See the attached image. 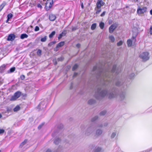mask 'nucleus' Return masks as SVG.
I'll return each instance as SVG.
<instances>
[{"label": "nucleus", "instance_id": "obj_27", "mask_svg": "<svg viewBox=\"0 0 152 152\" xmlns=\"http://www.w3.org/2000/svg\"><path fill=\"white\" fill-rule=\"evenodd\" d=\"M64 42H60V43L58 44V47H60L63 46L64 45Z\"/></svg>", "mask_w": 152, "mask_h": 152}, {"label": "nucleus", "instance_id": "obj_5", "mask_svg": "<svg viewBox=\"0 0 152 152\" xmlns=\"http://www.w3.org/2000/svg\"><path fill=\"white\" fill-rule=\"evenodd\" d=\"M139 57L141 58L143 61H145L148 60L149 58V53L147 52H144L141 53Z\"/></svg>", "mask_w": 152, "mask_h": 152}, {"label": "nucleus", "instance_id": "obj_33", "mask_svg": "<svg viewBox=\"0 0 152 152\" xmlns=\"http://www.w3.org/2000/svg\"><path fill=\"white\" fill-rule=\"evenodd\" d=\"M106 113V111L105 110L102 111L100 112L99 115L101 116H103Z\"/></svg>", "mask_w": 152, "mask_h": 152}, {"label": "nucleus", "instance_id": "obj_20", "mask_svg": "<svg viewBox=\"0 0 152 152\" xmlns=\"http://www.w3.org/2000/svg\"><path fill=\"white\" fill-rule=\"evenodd\" d=\"M28 37V35L26 34H21L20 36V38L23 39L25 38H27Z\"/></svg>", "mask_w": 152, "mask_h": 152}, {"label": "nucleus", "instance_id": "obj_49", "mask_svg": "<svg viewBox=\"0 0 152 152\" xmlns=\"http://www.w3.org/2000/svg\"><path fill=\"white\" fill-rule=\"evenodd\" d=\"M77 27H74L72 28V31H75L76 30H77Z\"/></svg>", "mask_w": 152, "mask_h": 152}, {"label": "nucleus", "instance_id": "obj_12", "mask_svg": "<svg viewBox=\"0 0 152 152\" xmlns=\"http://www.w3.org/2000/svg\"><path fill=\"white\" fill-rule=\"evenodd\" d=\"M104 3L102 0H98L97 3V7L98 9H99L101 7L104 5Z\"/></svg>", "mask_w": 152, "mask_h": 152}, {"label": "nucleus", "instance_id": "obj_30", "mask_svg": "<svg viewBox=\"0 0 152 152\" xmlns=\"http://www.w3.org/2000/svg\"><path fill=\"white\" fill-rule=\"evenodd\" d=\"M63 125L62 124H60L58 126V129H62L63 128Z\"/></svg>", "mask_w": 152, "mask_h": 152}, {"label": "nucleus", "instance_id": "obj_61", "mask_svg": "<svg viewBox=\"0 0 152 152\" xmlns=\"http://www.w3.org/2000/svg\"><path fill=\"white\" fill-rule=\"evenodd\" d=\"M2 116L1 115V114H0V118H1L2 117Z\"/></svg>", "mask_w": 152, "mask_h": 152}, {"label": "nucleus", "instance_id": "obj_29", "mask_svg": "<svg viewBox=\"0 0 152 152\" xmlns=\"http://www.w3.org/2000/svg\"><path fill=\"white\" fill-rule=\"evenodd\" d=\"M109 38L111 40V42H113L115 41V38L113 36H109Z\"/></svg>", "mask_w": 152, "mask_h": 152}, {"label": "nucleus", "instance_id": "obj_41", "mask_svg": "<svg viewBox=\"0 0 152 152\" xmlns=\"http://www.w3.org/2000/svg\"><path fill=\"white\" fill-rule=\"evenodd\" d=\"M42 51L41 50L39 49L37 51V54L38 56H40L41 55Z\"/></svg>", "mask_w": 152, "mask_h": 152}, {"label": "nucleus", "instance_id": "obj_11", "mask_svg": "<svg viewBox=\"0 0 152 152\" xmlns=\"http://www.w3.org/2000/svg\"><path fill=\"white\" fill-rule=\"evenodd\" d=\"M116 28V26L115 24L111 25L109 28V32L110 33H112L114 30Z\"/></svg>", "mask_w": 152, "mask_h": 152}, {"label": "nucleus", "instance_id": "obj_54", "mask_svg": "<svg viewBox=\"0 0 152 152\" xmlns=\"http://www.w3.org/2000/svg\"><path fill=\"white\" fill-rule=\"evenodd\" d=\"M54 143L55 144H56L57 143V140L56 139L54 141Z\"/></svg>", "mask_w": 152, "mask_h": 152}, {"label": "nucleus", "instance_id": "obj_46", "mask_svg": "<svg viewBox=\"0 0 152 152\" xmlns=\"http://www.w3.org/2000/svg\"><path fill=\"white\" fill-rule=\"evenodd\" d=\"M39 30V28L38 26H36L35 28V31H37Z\"/></svg>", "mask_w": 152, "mask_h": 152}, {"label": "nucleus", "instance_id": "obj_14", "mask_svg": "<svg viewBox=\"0 0 152 152\" xmlns=\"http://www.w3.org/2000/svg\"><path fill=\"white\" fill-rule=\"evenodd\" d=\"M6 65L5 64H3L0 67V73L4 72L6 68Z\"/></svg>", "mask_w": 152, "mask_h": 152}, {"label": "nucleus", "instance_id": "obj_45", "mask_svg": "<svg viewBox=\"0 0 152 152\" xmlns=\"http://www.w3.org/2000/svg\"><path fill=\"white\" fill-rule=\"evenodd\" d=\"M152 150V148H150L147 149V150L145 151L144 152H150Z\"/></svg>", "mask_w": 152, "mask_h": 152}, {"label": "nucleus", "instance_id": "obj_10", "mask_svg": "<svg viewBox=\"0 0 152 152\" xmlns=\"http://www.w3.org/2000/svg\"><path fill=\"white\" fill-rule=\"evenodd\" d=\"M118 135V132L116 130H114L111 133L110 137L111 139L114 138L116 136Z\"/></svg>", "mask_w": 152, "mask_h": 152}, {"label": "nucleus", "instance_id": "obj_38", "mask_svg": "<svg viewBox=\"0 0 152 152\" xmlns=\"http://www.w3.org/2000/svg\"><path fill=\"white\" fill-rule=\"evenodd\" d=\"M78 67V65L76 64H75L74 66H73L72 70L73 71H75V70Z\"/></svg>", "mask_w": 152, "mask_h": 152}, {"label": "nucleus", "instance_id": "obj_64", "mask_svg": "<svg viewBox=\"0 0 152 152\" xmlns=\"http://www.w3.org/2000/svg\"><path fill=\"white\" fill-rule=\"evenodd\" d=\"M1 150H0V152H1Z\"/></svg>", "mask_w": 152, "mask_h": 152}, {"label": "nucleus", "instance_id": "obj_42", "mask_svg": "<svg viewBox=\"0 0 152 152\" xmlns=\"http://www.w3.org/2000/svg\"><path fill=\"white\" fill-rule=\"evenodd\" d=\"M45 123H43L40 124L38 127V129H40L42 127V126L44 125Z\"/></svg>", "mask_w": 152, "mask_h": 152}, {"label": "nucleus", "instance_id": "obj_40", "mask_svg": "<svg viewBox=\"0 0 152 152\" xmlns=\"http://www.w3.org/2000/svg\"><path fill=\"white\" fill-rule=\"evenodd\" d=\"M137 35V33L133 34L132 37V39H133V40H134V41H135V38L136 37Z\"/></svg>", "mask_w": 152, "mask_h": 152}, {"label": "nucleus", "instance_id": "obj_2", "mask_svg": "<svg viewBox=\"0 0 152 152\" xmlns=\"http://www.w3.org/2000/svg\"><path fill=\"white\" fill-rule=\"evenodd\" d=\"M43 1L44 4L42 2H41L40 4L39 3L37 4V7L38 8L40 9H42V6H45L46 9H50L51 8L53 3V0H47V1L46 0H43Z\"/></svg>", "mask_w": 152, "mask_h": 152}, {"label": "nucleus", "instance_id": "obj_34", "mask_svg": "<svg viewBox=\"0 0 152 152\" xmlns=\"http://www.w3.org/2000/svg\"><path fill=\"white\" fill-rule=\"evenodd\" d=\"M15 69V67H12L10 69L9 71L8 72L9 73H12L13 72Z\"/></svg>", "mask_w": 152, "mask_h": 152}, {"label": "nucleus", "instance_id": "obj_8", "mask_svg": "<svg viewBox=\"0 0 152 152\" xmlns=\"http://www.w3.org/2000/svg\"><path fill=\"white\" fill-rule=\"evenodd\" d=\"M46 107V104L45 101H42L39 104L38 106V108L41 109H44Z\"/></svg>", "mask_w": 152, "mask_h": 152}, {"label": "nucleus", "instance_id": "obj_56", "mask_svg": "<svg viewBox=\"0 0 152 152\" xmlns=\"http://www.w3.org/2000/svg\"><path fill=\"white\" fill-rule=\"evenodd\" d=\"M61 141V140L60 139H59V138H58V140H57V141H58V142H59Z\"/></svg>", "mask_w": 152, "mask_h": 152}, {"label": "nucleus", "instance_id": "obj_17", "mask_svg": "<svg viewBox=\"0 0 152 152\" xmlns=\"http://www.w3.org/2000/svg\"><path fill=\"white\" fill-rule=\"evenodd\" d=\"M95 102L96 101L93 99H91L88 101V104L90 105L94 104Z\"/></svg>", "mask_w": 152, "mask_h": 152}, {"label": "nucleus", "instance_id": "obj_32", "mask_svg": "<svg viewBox=\"0 0 152 152\" xmlns=\"http://www.w3.org/2000/svg\"><path fill=\"white\" fill-rule=\"evenodd\" d=\"M98 118V117L97 116H95L94 117L92 118L91 119V121L92 122H94Z\"/></svg>", "mask_w": 152, "mask_h": 152}, {"label": "nucleus", "instance_id": "obj_21", "mask_svg": "<svg viewBox=\"0 0 152 152\" xmlns=\"http://www.w3.org/2000/svg\"><path fill=\"white\" fill-rule=\"evenodd\" d=\"M132 41L130 39H129L127 41V43L128 47H129L132 46Z\"/></svg>", "mask_w": 152, "mask_h": 152}, {"label": "nucleus", "instance_id": "obj_35", "mask_svg": "<svg viewBox=\"0 0 152 152\" xmlns=\"http://www.w3.org/2000/svg\"><path fill=\"white\" fill-rule=\"evenodd\" d=\"M27 141V140H25L22 142L20 145V147H23L25 144H26Z\"/></svg>", "mask_w": 152, "mask_h": 152}, {"label": "nucleus", "instance_id": "obj_39", "mask_svg": "<svg viewBox=\"0 0 152 152\" xmlns=\"http://www.w3.org/2000/svg\"><path fill=\"white\" fill-rule=\"evenodd\" d=\"M13 15L11 13L9 14L7 16V18H8V19H10L12 17Z\"/></svg>", "mask_w": 152, "mask_h": 152}, {"label": "nucleus", "instance_id": "obj_50", "mask_svg": "<svg viewBox=\"0 0 152 152\" xmlns=\"http://www.w3.org/2000/svg\"><path fill=\"white\" fill-rule=\"evenodd\" d=\"M64 59V58L62 57H61L60 58H58V61H62Z\"/></svg>", "mask_w": 152, "mask_h": 152}, {"label": "nucleus", "instance_id": "obj_15", "mask_svg": "<svg viewBox=\"0 0 152 152\" xmlns=\"http://www.w3.org/2000/svg\"><path fill=\"white\" fill-rule=\"evenodd\" d=\"M146 10H137V13L139 15L142 16Z\"/></svg>", "mask_w": 152, "mask_h": 152}, {"label": "nucleus", "instance_id": "obj_47", "mask_svg": "<svg viewBox=\"0 0 152 152\" xmlns=\"http://www.w3.org/2000/svg\"><path fill=\"white\" fill-rule=\"evenodd\" d=\"M20 78L21 79L23 80L25 78V76L24 75H22L20 76Z\"/></svg>", "mask_w": 152, "mask_h": 152}, {"label": "nucleus", "instance_id": "obj_37", "mask_svg": "<svg viewBox=\"0 0 152 152\" xmlns=\"http://www.w3.org/2000/svg\"><path fill=\"white\" fill-rule=\"evenodd\" d=\"M47 37L46 36H45L43 38H42L41 39V41L42 42H45L47 39Z\"/></svg>", "mask_w": 152, "mask_h": 152}, {"label": "nucleus", "instance_id": "obj_7", "mask_svg": "<svg viewBox=\"0 0 152 152\" xmlns=\"http://www.w3.org/2000/svg\"><path fill=\"white\" fill-rule=\"evenodd\" d=\"M15 38V35L13 34H11L9 35L7 40L8 41H13Z\"/></svg>", "mask_w": 152, "mask_h": 152}, {"label": "nucleus", "instance_id": "obj_16", "mask_svg": "<svg viewBox=\"0 0 152 152\" xmlns=\"http://www.w3.org/2000/svg\"><path fill=\"white\" fill-rule=\"evenodd\" d=\"M102 133V131L101 129H98L96 131V134L99 136L101 135Z\"/></svg>", "mask_w": 152, "mask_h": 152}, {"label": "nucleus", "instance_id": "obj_57", "mask_svg": "<svg viewBox=\"0 0 152 152\" xmlns=\"http://www.w3.org/2000/svg\"><path fill=\"white\" fill-rule=\"evenodd\" d=\"M81 8L82 9H83V4H81Z\"/></svg>", "mask_w": 152, "mask_h": 152}, {"label": "nucleus", "instance_id": "obj_51", "mask_svg": "<svg viewBox=\"0 0 152 152\" xmlns=\"http://www.w3.org/2000/svg\"><path fill=\"white\" fill-rule=\"evenodd\" d=\"M105 11L103 12L102 13L100 16L102 17H103L104 16L105 14Z\"/></svg>", "mask_w": 152, "mask_h": 152}, {"label": "nucleus", "instance_id": "obj_6", "mask_svg": "<svg viewBox=\"0 0 152 152\" xmlns=\"http://www.w3.org/2000/svg\"><path fill=\"white\" fill-rule=\"evenodd\" d=\"M21 94V93L20 91H18L16 92L14 95L11 97L10 100L15 101L16 100L20 97Z\"/></svg>", "mask_w": 152, "mask_h": 152}, {"label": "nucleus", "instance_id": "obj_13", "mask_svg": "<svg viewBox=\"0 0 152 152\" xmlns=\"http://www.w3.org/2000/svg\"><path fill=\"white\" fill-rule=\"evenodd\" d=\"M108 123L106 122L104 123L103 124H99L97 125V127L102 128V127H105L107 126Z\"/></svg>", "mask_w": 152, "mask_h": 152}, {"label": "nucleus", "instance_id": "obj_23", "mask_svg": "<svg viewBox=\"0 0 152 152\" xmlns=\"http://www.w3.org/2000/svg\"><path fill=\"white\" fill-rule=\"evenodd\" d=\"M134 76L135 74L134 73H132L131 74L129 75L128 77L129 78L130 80H131L134 78Z\"/></svg>", "mask_w": 152, "mask_h": 152}, {"label": "nucleus", "instance_id": "obj_22", "mask_svg": "<svg viewBox=\"0 0 152 152\" xmlns=\"http://www.w3.org/2000/svg\"><path fill=\"white\" fill-rule=\"evenodd\" d=\"M101 150V148L99 147H96L95 148L94 152H99Z\"/></svg>", "mask_w": 152, "mask_h": 152}, {"label": "nucleus", "instance_id": "obj_59", "mask_svg": "<svg viewBox=\"0 0 152 152\" xmlns=\"http://www.w3.org/2000/svg\"><path fill=\"white\" fill-rule=\"evenodd\" d=\"M9 20H10V19H8V18H7V20H6V23H7V22H8V21H9Z\"/></svg>", "mask_w": 152, "mask_h": 152}, {"label": "nucleus", "instance_id": "obj_26", "mask_svg": "<svg viewBox=\"0 0 152 152\" xmlns=\"http://www.w3.org/2000/svg\"><path fill=\"white\" fill-rule=\"evenodd\" d=\"M96 23L93 24L91 26V29L92 30H94L96 27Z\"/></svg>", "mask_w": 152, "mask_h": 152}, {"label": "nucleus", "instance_id": "obj_43", "mask_svg": "<svg viewBox=\"0 0 152 152\" xmlns=\"http://www.w3.org/2000/svg\"><path fill=\"white\" fill-rule=\"evenodd\" d=\"M123 44V42L122 41H120L119 42L117 43V45L118 46H120L121 45Z\"/></svg>", "mask_w": 152, "mask_h": 152}, {"label": "nucleus", "instance_id": "obj_25", "mask_svg": "<svg viewBox=\"0 0 152 152\" xmlns=\"http://www.w3.org/2000/svg\"><path fill=\"white\" fill-rule=\"evenodd\" d=\"M56 43V41L51 42L48 44V46H49L53 47Z\"/></svg>", "mask_w": 152, "mask_h": 152}, {"label": "nucleus", "instance_id": "obj_9", "mask_svg": "<svg viewBox=\"0 0 152 152\" xmlns=\"http://www.w3.org/2000/svg\"><path fill=\"white\" fill-rule=\"evenodd\" d=\"M125 91L121 92L119 95V100L121 101L124 100L125 98Z\"/></svg>", "mask_w": 152, "mask_h": 152}, {"label": "nucleus", "instance_id": "obj_31", "mask_svg": "<svg viewBox=\"0 0 152 152\" xmlns=\"http://www.w3.org/2000/svg\"><path fill=\"white\" fill-rule=\"evenodd\" d=\"M104 24L102 22H101L99 23V26L101 29H103L104 27Z\"/></svg>", "mask_w": 152, "mask_h": 152}, {"label": "nucleus", "instance_id": "obj_52", "mask_svg": "<svg viewBox=\"0 0 152 152\" xmlns=\"http://www.w3.org/2000/svg\"><path fill=\"white\" fill-rule=\"evenodd\" d=\"M77 73L75 72L74 74L73 77H76L77 76Z\"/></svg>", "mask_w": 152, "mask_h": 152}, {"label": "nucleus", "instance_id": "obj_44", "mask_svg": "<svg viewBox=\"0 0 152 152\" xmlns=\"http://www.w3.org/2000/svg\"><path fill=\"white\" fill-rule=\"evenodd\" d=\"M149 33L151 35H152V26H151L149 30Z\"/></svg>", "mask_w": 152, "mask_h": 152}, {"label": "nucleus", "instance_id": "obj_48", "mask_svg": "<svg viewBox=\"0 0 152 152\" xmlns=\"http://www.w3.org/2000/svg\"><path fill=\"white\" fill-rule=\"evenodd\" d=\"M4 132V130L3 129H0V134L3 133Z\"/></svg>", "mask_w": 152, "mask_h": 152}, {"label": "nucleus", "instance_id": "obj_63", "mask_svg": "<svg viewBox=\"0 0 152 152\" xmlns=\"http://www.w3.org/2000/svg\"><path fill=\"white\" fill-rule=\"evenodd\" d=\"M56 62L55 63H54V64L55 65H56Z\"/></svg>", "mask_w": 152, "mask_h": 152}, {"label": "nucleus", "instance_id": "obj_58", "mask_svg": "<svg viewBox=\"0 0 152 152\" xmlns=\"http://www.w3.org/2000/svg\"><path fill=\"white\" fill-rule=\"evenodd\" d=\"M150 14L152 15V10H150Z\"/></svg>", "mask_w": 152, "mask_h": 152}, {"label": "nucleus", "instance_id": "obj_3", "mask_svg": "<svg viewBox=\"0 0 152 152\" xmlns=\"http://www.w3.org/2000/svg\"><path fill=\"white\" fill-rule=\"evenodd\" d=\"M86 126L84 125H82L80 127L82 132H85V134L86 136H88L90 135L93 131V128L91 126L87 127L86 129Z\"/></svg>", "mask_w": 152, "mask_h": 152}, {"label": "nucleus", "instance_id": "obj_18", "mask_svg": "<svg viewBox=\"0 0 152 152\" xmlns=\"http://www.w3.org/2000/svg\"><path fill=\"white\" fill-rule=\"evenodd\" d=\"M56 18V17L53 15H50L49 16V19L51 21L54 20Z\"/></svg>", "mask_w": 152, "mask_h": 152}, {"label": "nucleus", "instance_id": "obj_1", "mask_svg": "<svg viewBox=\"0 0 152 152\" xmlns=\"http://www.w3.org/2000/svg\"><path fill=\"white\" fill-rule=\"evenodd\" d=\"M116 66L114 64L112 69L111 66L108 65V67L104 69L102 66L99 67L94 66L93 69L94 72L96 71V77L100 81V84L96 87V91L94 96L98 100L104 98L107 94V88L109 87L112 83H115V85L121 87L123 90L128 87L126 82L123 80L118 78V70H116Z\"/></svg>", "mask_w": 152, "mask_h": 152}, {"label": "nucleus", "instance_id": "obj_28", "mask_svg": "<svg viewBox=\"0 0 152 152\" xmlns=\"http://www.w3.org/2000/svg\"><path fill=\"white\" fill-rule=\"evenodd\" d=\"M55 33L56 32L55 31H52L51 33L49 35V37L50 38H52L55 35Z\"/></svg>", "mask_w": 152, "mask_h": 152}, {"label": "nucleus", "instance_id": "obj_24", "mask_svg": "<svg viewBox=\"0 0 152 152\" xmlns=\"http://www.w3.org/2000/svg\"><path fill=\"white\" fill-rule=\"evenodd\" d=\"M7 5L5 2H4L0 6V10H2L4 7Z\"/></svg>", "mask_w": 152, "mask_h": 152}, {"label": "nucleus", "instance_id": "obj_62", "mask_svg": "<svg viewBox=\"0 0 152 152\" xmlns=\"http://www.w3.org/2000/svg\"><path fill=\"white\" fill-rule=\"evenodd\" d=\"M137 10H142V9H140V8H138L137 9Z\"/></svg>", "mask_w": 152, "mask_h": 152}, {"label": "nucleus", "instance_id": "obj_4", "mask_svg": "<svg viewBox=\"0 0 152 152\" xmlns=\"http://www.w3.org/2000/svg\"><path fill=\"white\" fill-rule=\"evenodd\" d=\"M117 95V90L115 87H113L108 93V98L112 99L116 97Z\"/></svg>", "mask_w": 152, "mask_h": 152}, {"label": "nucleus", "instance_id": "obj_19", "mask_svg": "<svg viewBox=\"0 0 152 152\" xmlns=\"http://www.w3.org/2000/svg\"><path fill=\"white\" fill-rule=\"evenodd\" d=\"M66 33L65 32H63L61 34H60L58 38V39H61L62 37L65 36Z\"/></svg>", "mask_w": 152, "mask_h": 152}, {"label": "nucleus", "instance_id": "obj_53", "mask_svg": "<svg viewBox=\"0 0 152 152\" xmlns=\"http://www.w3.org/2000/svg\"><path fill=\"white\" fill-rule=\"evenodd\" d=\"M80 46V44H77L76 45V47L78 48H79Z\"/></svg>", "mask_w": 152, "mask_h": 152}, {"label": "nucleus", "instance_id": "obj_55", "mask_svg": "<svg viewBox=\"0 0 152 152\" xmlns=\"http://www.w3.org/2000/svg\"><path fill=\"white\" fill-rule=\"evenodd\" d=\"M45 152H51V151L50 149H48Z\"/></svg>", "mask_w": 152, "mask_h": 152}, {"label": "nucleus", "instance_id": "obj_36", "mask_svg": "<svg viewBox=\"0 0 152 152\" xmlns=\"http://www.w3.org/2000/svg\"><path fill=\"white\" fill-rule=\"evenodd\" d=\"M20 109V107L19 106H17L13 109L14 111H17Z\"/></svg>", "mask_w": 152, "mask_h": 152}, {"label": "nucleus", "instance_id": "obj_60", "mask_svg": "<svg viewBox=\"0 0 152 152\" xmlns=\"http://www.w3.org/2000/svg\"><path fill=\"white\" fill-rule=\"evenodd\" d=\"M57 48V45H56V48H55V50L56 51H57V50H56V49Z\"/></svg>", "mask_w": 152, "mask_h": 152}]
</instances>
